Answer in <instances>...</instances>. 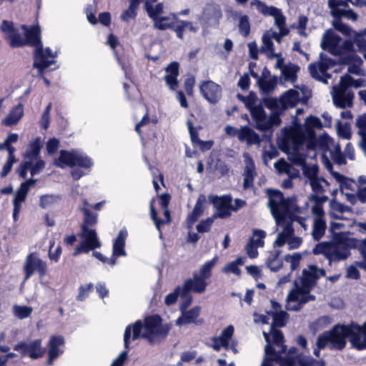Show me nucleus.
Listing matches in <instances>:
<instances>
[{"mask_svg": "<svg viewBox=\"0 0 366 366\" xmlns=\"http://www.w3.org/2000/svg\"><path fill=\"white\" fill-rule=\"evenodd\" d=\"M357 239L349 237L345 233H334L332 242H322L313 249L314 254H322L329 264L347 259L351 254L350 250L356 247Z\"/></svg>", "mask_w": 366, "mask_h": 366, "instance_id": "nucleus-1", "label": "nucleus"}, {"mask_svg": "<svg viewBox=\"0 0 366 366\" xmlns=\"http://www.w3.org/2000/svg\"><path fill=\"white\" fill-rule=\"evenodd\" d=\"M21 29L25 31V45L35 48L34 66L42 72L54 63L56 52L53 53L49 47L44 49L39 25L36 24L27 28L26 25L23 24Z\"/></svg>", "mask_w": 366, "mask_h": 366, "instance_id": "nucleus-2", "label": "nucleus"}, {"mask_svg": "<svg viewBox=\"0 0 366 366\" xmlns=\"http://www.w3.org/2000/svg\"><path fill=\"white\" fill-rule=\"evenodd\" d=\"M161 323L162 319L157 315L146 317L144 322L139 320L134 324L127 325L124 333V348L129 349L131 340L134 341L141 338H148L152 335H166L167 332H163Z\"/></svg>", "mask_w": 366, "mask_h": 366, "instance_id": "nucleus-3", "label": "nucleus"}, {"mask_svg": "<svg viewBox=\"0 0 366 366\" xmlns=\"http://www.w3.org/2000/svg\"><path fill=\"white\" fill-rule=\"evenodd\" d=\"M342 38L337 34L332 29H327L325 31L322 36L321 41V48L327 51L330 54L333 56H341L343 54H348L342 58V62L344 64H350L352 61H357L361 60L353 51V42L347 39L340 44Z\"/></svg>", "mask_w": 366, "mask_h": 366, "instance_id": "nucleus-4", "label": "nucleus"}, {"mask_svg": "<svg viewBox=\"0 0 366 366\" xmlns=\"http://www.w3.org/2000/svg\"><path fill=\"white\" fill-rule=\"evenodd\" d=\"M217 257H214L202 264L198 272H194L192 277L186 280L181 286L184 292L204 293L209 284V280L212 277V269L217 263Z\"/></svg>", "mask_w": 366, "mask_h": 366, "instance_id": "nucleus-5", "label": "nucleus"}, {"mask_svg": "<svg viewBox=\"0 0 366 366\" xmlns=\"http://www.w3.org/2000/svg\"><path fill=\"white\" fill-rule=\"evenodd\" d=\"M350 332V324L336 325L330 330L318 336L317 346L319 350L328 345L331 350H342L346 346V338L349 337Z\"/></svg>", "mask_w": 366, "mask_h": 366, "instance_id": "nucleus-6", "label": "nucleus"}, {"mask_svg": "<svg viewBox=\"0 0 366 366\" xmlns=\"http://www.w3.org/2000/svg\"><path fill=\"white\" fill-rule=\"evenodd\" d=\"M266 192L269 199L267 204L277 224H284L287 214L294 204V199L285 198L278 189H267Z\"/></svg>", "mask_w": 366, "mask_h": 366, "instance_id": "nucleus-7", "label": "nucleus"}, {"mask_svg": "<svg viewBox=\"0 0 366 366\" xmlns=\"http://www.w3.org/2000/svg\"><path fill=\"white\" fill-rule=\"evenodd\" d=\"M54 165L60 168H64L65 166L70 167H79L84 169H90L93 166L92 159L84 153L78 150H61L59 156L54 159Z\"/></svg>", "mask_w": 366, "mask_h": 366, "instance_id": "nucleus-8", "label": "nucleus"}, {"mask_svg": "<svg viewBox=\"0 0 366 366\" xmlns=\"http://www.w3.org/2000/svg\"><path fill=\"white\" fill-rule=\"evenodd\" d=\"M79 237L81 242L74 252V256H77L81 253H89L90 251L100 248L102 246L95 229L84 227L81 229Z\"/></svg>", "mask_w": 366, "mask_h": 366, "instance_id": "nucleus-9", "label": "nucleus"}, {"mask_svg": "<svg viewBox=\"0 0 366 366\" xmlns=\"http://www.w3.org/2000/svg\"><path fill=\"white\" fill-rule=\"evenodd\" d=\"M305 142L302 127L285 129L282 149L285 152H298Z\"/></svg>", "mask_w": 366, "mask_h": 366, "instance_id": "nucleus-10", "label": "nucleus"}, {"mask_svg": "<svg viewBox=\"0 0 366 366\" xmlns=\"http://www.w3.org/2000/svg\"><path fill=\"white\" fill-rule=\"evenodd\" d=\"M23 269L24 281H26L35 272H37L40 277H44L47 272V264L39 257L36 253L34 252L27 255Z\"/></svg>", "mask_w": 366, "mask_h": 366, "instance_id": "nucleus-11", "label": "nucleus"}, {"mask_svg": "<svg viewBox=\"0 0 366 366\" xmlns=\"http://www.w3.org/2000/svg\"><path fill=\"white\" fill-rule=\"evenodd\" d=\"M14 350L19 352L21 356H28L32 360L39 359L43 357L45 353V349L41 345V339L29 342H19L14 347Z\"/></svg>", "mask_w": 366, "mask_h": 366, "instance_id": "nucleus-12", "label": "nucleus"}, {"mask_svg": "<svg viewBox=\"0 0 366 366\" xmlns=\"http://www.w3.org/2000/svg\"><path fill=\"white\" fill-rule=\"evenodd\" d=\"M318 272L322 275L325 274V270L318 269L315 265L309 267V269H304L302 271V277L301 279V285H298L297 282H295V289L302 292L306 295H311L310 294L312 287L315 285L317 280L319 278Z\"/></svg>", "mask_w": 366, "mask_h": 366, "instance_id": "nucleus-13", "label": "nucleus"}, {"mask_svg": "<svg viewBox=\"0 0 366 366\" xmlns=\"http://www.w3.org/2000/svg\"><path fill=\"white\" fill-rule=\"evenodd\" d=\"M315 300V295H306L294 288L287 295L286 308L290 311H300L305 304Z\"/></svg>", "mask_w": 366, "mask_h": 366, "instance_id": "nucleus-14", "label": "nucleus"}, {"mask_svg": "<svg viewBox=\"0 0 366 366\" xmlns=\"http://www.w3.org/2000/svg\"><path fill=\"white\" fill-rule=\"evenodd\" d=\"M1 30L5 34L6 39L9 41L11 47L16 48L25 45L24 39L21 37L19 31L14 28L12 21L4 20L1 26Z\"/></svg>", "mask_w": 366, "mask_h": 366, "instance_id": "nucleus-15", "label": "nucleus"}, {"mask_svg": "<svg viewBox=\"0 0 366 366\" xmlns=\"http://www.w3.org/2000/svg\"><path fill=\"white\" fill-rule=\"evenodd\" d=\"M202 96L211 104H217L222 98V87L213 81H206L200 85Z\"/></svg>", "mask_w": 366, "mask_h": 366, "instance_id": "nucleus-16", "label": "nucleus"}, {"mask_svg": "<svg viewBox=\"0 0 366 366\" xmlns=\"http://www.w3.org/2000/svg\"><path fill=\"white\" fill-rule=\"evenodd\" d=\"M201 307L195 306L192 309L181 311V315L176 320V325L182 326L189 324L202 325V320H197L200 315Z\"/></svg>", "mask_w": 366, "mask_h": 366, "instance_id": "nucleus-17", "label": "nucleus"}, {"mask_svg": "<svg viewBox=\"0 0 366 366\" xmlns=\"http://www.w3.org/2000/svg\"><path fill=\"white\" fill-rule=\"evenodd\" d=\"M64 338L61 335L50 337L48 343V365H53V362L63 353L60 347L64 345Z\"/></svg>", "mask_w": 366, "mask_h": 366, "instance_id": "nucleus-18", "label": "nucleus"}, {"mask_svg": "<svg viewBox=\"0 0 366 366\" xmlns=\"http://www.w3.org/2000/svg\"><path fill=\"white\" fill-rule=\"evenodd\" d=\"M350 331L349 338L352 347L358 350L366 349V335L362 332L361 326L352 322Z\"/></svg>", "mask_w": 366, "mask_h": 366, "instance_id": "nucleus-19", "label": "nucleus"}, {"mask_svg": "<svg viewBox=\"0 0 366 366\" xmlns=\"http://www.w3.org/2000/svg\"><path fill=\"white\" fill-rule=\"evenodd\" d=\"M329 68V64L325 61L311 63L308 66L311 76L325 84H327V79L331 78V74L327 73Z\"/></svg>", "mask_w": 366, "mask_h": 366, "instance_id": "nucleus-20", "label": "nucleus"}, {"mask_svg": "<svg viewBox=\"0 0 366 366\" xmlns=\"http://www.w3.org/2000/svg\"><path fill=\"white\" fill-rule=\"evenodd\" d=\"M332 96L334 104L338 108L345 109L352 106L354 98L352 92L333 89Z\"/></svg>", "mask_w": 366, "mask_h": 366, "instance_id": "nucleus-21", "label": "nucleus"}, {"mask_svg": "<svg viewBox=\"0 0 366 366\" xmlns=\"http://www.w3.org/2000/svg\"><path fill=\"white\" fill-rule=\"evenodd\" d=\"M276 355L280 360V366H310L314 362V359L304 357L302 355L285 357H282L277 354Z\"/></svg>", "mask_w": 366, "mask_h": 366, "instance_id": "nucleus-22", "label": "nucleus"}, {"mask_svg": "<svg viewBox=\"0 0 366 366\" xmlns=\"http://www.w3.org/2000/svg\"><path fill=\"white\" fill-rule=\"evenodd\" d=\"M128 233L126 229H122L119 231L117 237L114 240L112 248V256L116 258L119 257H124L127 255L125 250L126 239Z\"/></svg>", "mask_w": 366, "mask_h": 366, "instance_id": "nucleus-23", "label": "nucleus"}, {"mask_svg": "<svg viewBox=\"0 0 366 366\" xmlns=\"http://www.w3.org/2000/svg\"><path fill=\"white\" fill-rule=\"evenodd\" d=\"M251 117L255 122V128L261 132H265L266 125L264 124L267 119L266 113L262 105H256L254 107L250 108Z\"/></svg>", "mask_w": 366, "mask_h": 366, "instance_id": "nucleus-24", "label": "nucleus"}, {"mask_svg": "<svg viewBox=\"0 0 366 366\" xmlns=\"http://www.w3.org/2000/svg\"><path fill=\"white\" fill-rule=\"evenodd\" d=\"M237 138L240 142H246L248 146L261 142L259 134L248 126H243L239 129Z\"/></svg>", "mask_w": 366, "mask_h": 366, "instance_id": "nucleus-25", "label": "nucleus"}, {"mask_svg": "<svg viewBox=\"0 0 366 366\" xmlns=\"http://www.w3.org/2000/svg\"><path fill=\"white\" fill-rule=\"evenodd\" d=\"M206 202V197L204 194L199 196L194 209L187 218V222L189 227H191L197 219L203 214V204Z\"/></svg>", "mask_w": 366, "mask_h": 366, "instance_id": "nucleus-26", "label": "nucleus"}, {"mask_svg": "<svg viewBox=\"0 0 366 366\" xmlns=\"http://www.w3.org/2000/svg\"><path fill=\"white\" fill-rule=\"evenodd\" d=\"M24 115V106L19 104L14 107L4 119L3 124L5 126H12L16 124Z\"/></svg>", "mask_w": 366, "mask_h": 366, "instance_id": "nucleus-27", "label": "nucleus"}, {"mask_svg": "<svg viewBox=\"0 0 366 366\" xmlns=\"http://www.w3.org/2000/svg\"><path fill=\"white\" fill-rule=\"evenodd\" d=\"M355 126L358 129L357 134L361 137L359 146L362 150H366V114L360 115L357 118Z\"/></svg>", "mask_w": 366, "mask_h": 366, "instance_id": "nucleus-28", "label": "nucleus"}, {"mask_svg": "<svg viewBox=\"0 0 366 366\" xmlns=\"http://www.w3.org/2000/svg\"><path fill=\"white\" fill-rule=\"evenodd\" d=\"M41 142L39 139H35L31 142L24 154V158L26 159V161H31L34 162L36 160L39 156L40 150H41Z\"/></svg>", "mask_w": 366, "mask_h": 366, "instance_id": "nucleus-29", "label": "nucleus"}, {"mask_svg": "<svg viewBox=\"0 0 366 366\" xmlns=\"http://www.w3.org/2000/svg\"><path fill=\"white\" fill-rule=\"evenodd\" d=\"M267 315H271L273 321L271 327H283L289 318V315L287 312L283 310L280 311H269Z\"/></svg>", "mask_w": 366, "mask_h": 366, "instance_id": "nucleus-30", "label": "nucleus"}, {"mask_svg": "<svg viewBox=\"0 0 366 366\" xmlns=\"http://www.w3.org/2000/svg\"><path fill=\"white\" fill-rule=\"evenodd\" d=\"M209 201L214 207L232 208V197L231 194H224L222 196H210Z\"/></svg>", "mask_w": 366, "mask_h": 366, "instance_id": "nucleus-31", "label": "nucleus"}, {"mask_svg": "<svg viewBox=\"0 0 366 366\" xmlns=\"http://www.w3.org/2000/svg\"><path fill=\"white\" fill-rule=\"evenodd\" d=\"M176 16L172 14L171 16H160L154 21V26L161 31L170 29L174 26V24L176 23Z\"/></svg>", "mask_w": 366, "mask_h": 366, "instance_id": "nucleus-32", "label": "nucleus"}, {"mask_svg": "<svg viewBox=\"0 0 366 366\" xmlns=\"http://www.w3.org/2000/svg\"><path fill=\"white\" fill-rule=\"evenodd\" d=\"M326 227L325 219H315L312 232V237L315 240L319 241L324 236Z\"/></svg>", "mask_w": 366, "mask_h": 366, "instance_id": "nucleus-33", "label": "nucleus"}, {"mask_svg": "<svg viewBox=\"0 0 366 366\" xmlns=\"http://www.w3.org/2000/svg\"><path fill=\"white\" fill-rule=\"evenodd\" d=\"M252 6H256L257 10L264 16H274L278 11L279 9L274 6H269L264 2L259 0H253L251 2Z\"/></svg>", "mask_w": 366, "mask_h": 366, "instance_id": "nucleus-34", "label": "nucleus"}, {"mask_svg": "<svg viewBox=\"0 0 366 366\" xmlns=\"http://www.w3.org/2000/svg\"><path fill=\"white\" fill-rule=\"evenodd\" d=\"M204 15L208 20H214L217 24L222 17L221 8L219 5H209L204 10Z\"/></svg>", "mask_w": 366, "mask_h": 366, "instance_id": "nucleus-35", "label": "nucleus"}, {"mask_svg": "<svg viewBox=\"0 0 366 366\" xmlns=\"http://www.w3.org/2000/svg\"><path fill=\"white\" fill-rule=\"evenodd\" d=\"M26 195L17 190L13 200V218L14 221L19 219V214L21 208V203L26 199Z\"/></svg>", "mask_w": 366, "mask_h": 366, "instance_id": "nucleus-36", "label": "nucleus"}, {"mask_svg": "<svg viewBox=\"0 0 366 366\" xmlns=\"http://www.w3.org/2000/svg\"><path fill=\"white\" fill-rule=\"evenodd\" d=\"M281 251L276 250L272 257L267 259L266 264L268 268L272 272L279 271L283 266L282 260L280 259L279 257Z\"/></svg>", "mask_w": 366, "mask_h": 366, "instance_id": "nucleus-37", "label": "nucleus"}, {"mask_svg": "<svg viewBox=\"0 0 366 366\" xmlns=\"http://www.w3.org/2000/svg\"><path fill=\"white\" fill-rule=\"evenodd\" d=\"M352 86H355V87L359 86V85L356 84L354 79L350 74H345L341 77L339 85L334 86L333 89L342 90L345 92H352L350 89H349V87Z\"/></svg>", "mask_w": 366, "mask_h": 366, "instance_id": "nucleus-38", "label": "nucleus"}, {"mask_svg": "<svg viewBox=\"0 0 366 366\" xmlns=\"http://www.w3.org/2000/svg\"><path fill=\"white\" fill-rule=\"evenodd\" d=\"M333 175L337 181L340 183L341 189L342 191L344 189H348L352 192L355 191V189L357 187V184L355 181L345 177L338 172H334Z\"/></svg>", "mask_w": 366, "mask_h": 366, "instance_id": "nucleus-39", "label": "nucleus"}, {"mask_svg": "<svg viewBox=\"0 0 366 366\" xmlns=\"http://www.w3.org/2000/svg\"><path fill=\"white\" fill-rule=\"evenodd\" d=\"M277 79L275 76H273L269 79L260 78L258 83L262 92L265 94H269L274 90L277 85Z\"/></svg>", "mask_w": 366, "mask_h": 366, "instance_id": "nucleus-40", "label": "nucleus"}, {"mask_svg": "<svg viewBox=\"0 0 366 366\" xmlns=\"http://www.w3.org/2000/svg\"><path fill=\"white\" fill-rule=\"evenodd\" d=\"M80 210L84 213V221L81 225V229L86 227L89 228V226H94L97 222V216L96 214L91 212L88 209L82 207Z\"/></svg>", "mask_w": 366, "mask_h": 366, "instance_id": "nucleus-41", "label": "nucleus"}, {"mask_svg": "<svg viewBox=\"0 0 366 366\" xmlns=\"http://www.w3.org/2000/svg\"><path fill=\"white\" fill-rule=\"evenodd\" d=\"M244 264V259L242 257H238L234 261L230 262L227 264L223 268L224 273H232L237 275L241 274V270L239 267Z\"/></svg>", "mask_w": 366, "mask_h": 366, "instance_id": "nucleus-42", "label": "nucleus"}, {"mask_svg": "<svg viewBox=\"0 0 366 366\" xmlns=\"http://www.w3.org/2000/svg\"><path fill=\"white\" fill-rule=\"evenodd\" d=\"M310 184L312 187V192L315 194H322L325 192V187L330 185L329 182L323 177H319L313 180H311Z\"/></svg>", "mask_w": 366, "mask_h": 366, "instance_id": "nucleus-43", "label": "nucleus"}, {"mask_svg": "<svg viewBox=\"0 0 366 366\" xmlns=\"http://www.w3.org/2000/svg\"><path fill=\"white\" fill-rule=\"evenodd\" d=\"M271 334L272 336V342L277 347H281V350L280 353H284L286 351V346L283 345L284 342V335L283 333L279 330H276L275 327H271Z\"/></svg>", "mask_w": 366, "mask_h": 366, "instance_id": "nucleus-44", "label": "nucleus"}, {"mask_svg": "<svg viewBox=\"0 0 366 366\" xmlns=\"http://www.w3.org/2000/svg\"><path fill=\"white\" fill-rule=\"evenodd\" d=\"M332 16L335 19H342V17H345L353 21H356L358 19L357 14L351 9L345 10H335L333 12H332Z\"/></svg>", "mask_w": 366, "mask_h": 366, "instance_id": "nucleus-45", "label": "nucleus"}, {"mask_svg": "<svg viewBox=\"0 0 366 366\" xmlns=\"http://www.w3.org/2000/svg\"><path fill=\"white\" fill-rule=\"evenodd\" d=\"M60 199V197L54 194H44L40 197L39 206L43 209H46Z\"/></svg>", "mask_w": 366, "mask_h": 366, "instance_id": "nucleus-46", "label": "nucleus"}, {"mask_svg": "<svg viewBox=\"0 0 366 366\" xmlns=\"http://www.w3.org/2000/svg\"><path fill=\"white\" fill-rule=\"evenodd\" d=\"M276 26L279 28L280 32L282 36H285L289 33V30L285 28V17L282 14L280 9L273 16Z\"/></svg>", "mask_w": 366, "mask_h": 366, "instance_id": "nucleus-47", "label": "nucleus"}, {"mask_svg": "<svg viewBox=\"0 0 366 366\" xmlns=\"http://www.w3.org/2000/svg\"><path fill=\"white\" fill-rule=\"evenodd\" d=\"M239 31L244 36H249L250 32V24L247 15H242L239 18L238 24Z\"/></svg>", "mask_w": 366, "mask_h": 366, "instance_id": "nucleus-48", "label": "nucleus"}, {"mask_svg": "<svg viewBox=\"0 0 366 366\" xmlns=\"http://www.w3.org/2000/svg\"><path fill=\"white\" fill-rule=\"evenodd\" d=\"M304 176L310 182L318 178L319 167L317 164L307 166V164L302 167Z\"/></svg>", "mask_w": 366, "mask_h": 366, "instance_id": "nucleus-49", "label": "nucleus"}, {"mask_svg": "<svg viewBox=\"0 0 366 366\" xmlns=\"http://www.w3.org/2000/svg\"><path fill=\"white\" fill-rule=\"evenodd\" d=\"M145 11H147L148 16L154 21L160 17V15L164 12L163 3H158L154 6H153Z\"/></svg>", "mask_w": 366, "mask_h": 366, "instance_id": "nucleus-50", "label": "nucleus"}, {"mask_svg": "<svg viewBox=\"0 0 366 366\" xmlns=\"http://www.w3.org/2000/svg\"><path fill=\"white\" fill-rule=\"evenodd\" d=\"M292 232V229L289 227H286L282 232L278 234L274 245L277 247H282L287 242L289 236Z\"/></svg>", "mask_w": 366, "mask_h": 366, "instance_id": "nucleus-51", "label": "nucleus"}, {"mask_svg": "<svg viewBox=\"0 0 366 366\" xmlns=\"http://www.w3.org/2000/svg\"><path fill=\"white\" fill-rule=\"evenodd\" d=\"M32 312V308L27 306H18L14 307V314L19 319H24L30 316Z\"/></svg>", "mask_w": 366, "mask_h": 366, "instance_id": "nucleus-52", "label": "nucleus"}, {"mask_svg": "<svg viewBox=\"0 0 366 366\" xmlns=\"http://www.w3.org/2000/svg\"><path fill=\"white\" fill-rule=\"evenodd\" d=\"M94 285L89 283L86 285H81L79 288V294L76 299L77 301H84L88 296L89 294L93 290Z\"/></svg>", "mask_w": 366, "mask_h": 366, "instance_id": "nucleus-53", "label": "nucleus"}, {"mask_svg": "<svg viewBox=\"0 0 366 366\" xmlns=\"http://www.w3.org/2000/svg\"><path fill=\"white\" fill-rule=\"evenodd\" d=\"M299 67L295 65L291 66H285L282 72L285 79L287 81H295L297 79V71Z\"/></svg>", "mask_w": 366, "mask_h": 366, "instance_id": "nucleus-54", "label": "nucleus"}, {"mask_svg": "<svg viewBox=\"0 0 366 366\" xmlns=\"http://www.w3.org/2000/svg\"><path fill=\"white\" fill-rule=\"evenodd\" d=\"M214 219H215V218L212 215L211 217H208L206 219L201 221L197 225V232L199 233H204V232H209Z\"/></svg>", "mask_w": 366, "mask_h": 366, "instance_id": "nucleus-55", "label": "nucleus"}, {"mask_svg": "<svg viewBox=\"0 0 366 366\" xmlns=\"http://www.w3.org/2000/svg\"><path fill=\"white\" fill-rule=\"evenodd\" d=\"M334 28L344 35L348 36L350 34L351 28L347 24H344L341 19H335L332 22Z\"/></svg>", "mask_w": 366, "mask_h": 366, "instance_id": "nucleus-56", "label": "nucleus"}, {"mask_svg": "<svg viewBox=\"0 0 366 366\" xmlns=\"http://www.w3.org/2000/svg\"><path fill=\"white\" fill-rule=\"evenodd\" d=\"M282 123V120L278 114H272L266 119L264 124L266 125L265 132L269 130L273 127H278Z\"/></svg>", "mask_w": 366, "mask_h": 366, "instance_id": "nucleus-57", "label": "nucleus"}, {"mask_svg": "<svg viewBox=\"0 0 366 366\" xmlns=\"http://www.w3.org/2000/svg\"><path fill=\"white\" fill-rule=\"evenodd\" d=\"M274 166L278 172L285 173V174L290 175L292 167L284 159H278L274 163Z\"/></svg>", "mask_w": 366, "mask_h": 366, "instance_id": "nucleus-58", "label": "nucleus"}, {"mask_svg": "<svg viewBox=\"0 0 366 366\" xmlns=\"http://www.w3.org/2000/svg\"><path fill=\"white\" fill-rule=\"evenodd\" d=\"M289 153L291 154L290 160L294 164L302 167L306 165V158L305 155L300 153L299 151L290 152Z\"/></svg>", "mask_w": 366, "mask_h": 366, "instance_id": "nucleus-59", "label": "nucleus"}, {"mask_svg": "<svg viewBox=\"0 0 366 366\" xmlns=\"http://www.w3.org/2000/svg\"><path fill=\"white\" fill-rule=\"evenodd\" d=\"M257 247L259 246L254 244V239L250 238L245 247L246 253L249 258L254 259L258 256Z\"/></svg>", "mask_w": 366, "mask_h": 366, "instance_id": "nucleus-60", "label": "nucleus"}, {"mask_svg": "<svg viewBox=\"0 0 366 366\" xmlns=\"http://www.w3.org/2000/svg\"><path fill=\"white\" fill-rule=\"evenodd\" d=\"M181 292H182V287L181 286L177 287L175 288V290H174V292L168 294L165 297V299H164L165 305L169 306V305H172L174 304L177 302L178 297L179 296L180 297Z\"/></svg>", "mask_w": 366, "mask_h": 366, "instance_id": "nucleus-61", "label": "nucleus"}, {"mask_svg": "<svg viewBox=\"0 0 366 366\" xmlns=\"http://www.w3.org/2000/svg\"><path fill=\"white\" fill-rule=\"evenodd\" d=\"M180 297L182 299V302L180 304L179 310L180 311H184L187 310V308L191 305L192 302V296L189 292L187 293L184 292V290L182 289Z\"/></svg>", "mask_w": 366, "mask_h": 366, "instance_id": "nucleus-62", "label": "nucleus"}, {"mask_svg": "<svg viewBox=\"0 0 366 366\" xmlns=\"http://www.w3.org/2000/svg\"><path fill=\"white\" fill-rule=\"evenodd\" d=\"M302 256L300 253H295L292 255L287 254L285 257V260L287 262L290 263V267L292 270H295L300 264V259Z\"/></svg>", "mask_w": 366, "mask_h": 366, "instance_id": "nucleus-63", "label": "nucleus"}, {"mask_svg": "<svg viewBox=\"0 0 366 366\" xmlns=\"http://www.w3.org/2000/svg\"><path fill=\"white\" fill-rule=\"evenodd\" d=\"M360 252L363 258V261L358 262L357 265L366 271V238L361 241L359 245Z\"/></svg>", "mask_w": 366, "mask_h": 366, "instance_id": "nucleus-64", "label": "nucleus"}]
</instances>
